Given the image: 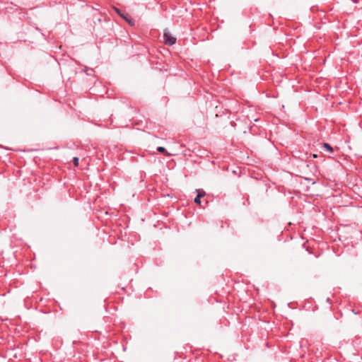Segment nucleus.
I'll return each instance as SVG.
<instances>
[{
	"instance_id": "1",
	"label": "nucleus",
	"mask_w": 362,
	"mask_h": 362,
	"mask_svg": "<svg viewBox=\"0 0 362 362\" xmlns=\"http://www.w3.org/2000/svg\"><path fill=\"white\" fill-rule=\"evenodd\" d=\"M163 40L165 45H173L176 42V38L174 37L169 31L165 30L163 33Z\"/></svg>"
},
{
	"instance_id": "2",
	"label": "nucleus",
	"mask_w": 362,
	"mask_h": 362,
	"mask_svg": "<svg viewBox=\"0 0 362 362\" xmlns=\"http://www.w3.org/2000/svg\"><path fill=\"white\" fill-rule=\"evenodd\" d=\"M197 195L194 198V202L197 204H199L200 205L201 204V198L204 197L206 193H205V192L203 189H197Z\"/></svg>"
},
{
	"instance_id": "3",
	"label": "nucleus",
	"mask_w": 362,
	"mask_h": 362,
	"mask_svg": "<svg viewBox=\"0 0 362 362\" xmlns=\"http://www.w3.org/2000/svg\"><path fill=\"white\" fill-rule=\"evenodd\" d=\"M323 148L331 153L333 151L332 147L329 144L327 143L323 144Z\"/></svg>"
},
{
	"instance_id": "4",
	"label": "nucleus",
	"mask_w": 362,
	"mask_h": 362,
	"mask_svg": "<svg viewBox=\"0 0 362 362\" xmlns=\"http://www.w3.org/2000/svg\"><path fill=\"white\" fill-rule=\"evenodd\" d=\"M157 151L160 153H165L166 152V149L163 146H159L157 148Z\"/></svg>"
},
{
	"instance_id": "5",
	"label": "nucleus",
	"mask_w": 362,
	"mask_h": 362,
	"mask_svg": "<svg viewBox=\"0 0 362 362\" xmlns=\"http://www.w3.org/2000/svg\"><path fill=\"white\" fill-rule=\"evenodd\" d=\"M73 162H74V166L77 167L78 165V158L74 157L73 158Z\"/></svg>"
}]
</instances>
